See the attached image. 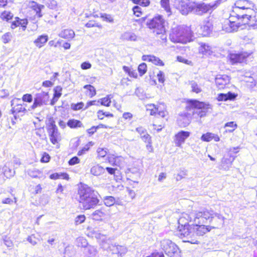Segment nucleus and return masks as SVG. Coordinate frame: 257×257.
<instances>
[{
    "label": "nucleus",
    "mask_w": 257,
    "mask_h": 257,
    "mask_svg": "<svg viewBox=\"0 0 257 257\" xmlns=\"http://www.w3.org/2000/svg\"><path fill=\"white\" fill-rule=\"evenodd\" d=\"M224 127H229L231 128V129H228L226 130V132L231 133L233 132L235 130V129L237 127V125L233 121H230L226 123L224 125Z\"/></svg>",
    "instance_id": "41"
},
{
    "label": "nucleus",
    "mask_w": 257,
    "mask_h": 257,
    "mask_svg": "<svg viewBox=\"0 0 257 257\" xmlns=\"http://www.w3.org/2000/svg\"><path fill=\"white\" fill-rule=\"evenodd\" d=\"M192 212L190 214L183 213L181 214V216L178 220L179 227H182L184 226H190L189 222L191 221L193 222V216L192 215Z\"/></svg>",
    "instance_id": "17"
},
{
    "label": "nucleus",
    "mask_w": 257,
    "mask_h": 257,
    "mask_svg": "<svg viewBox=\"0 0 257 257\" xmlns=\"http://www.w3.org/2000/svg\"><path fill=\"white\" fill-rule=\"evenodd\" d=\"M132 2L135 4H138L141 6L146 7L149 6L150 4L149 0H131Z\"/></svg>",
    "instance_id": "45"
},
{
    "label": "nucleus",
    "mask_w": 257,
    "mask_h": 257,
    "mask_svg": "<svg viewBox=\"0 0 257 257\" xmlns=\"http://www.w3.org/2000/svg\"><path fill=\"white\" fill-rule=\"evenodd\" d=\"M161 249L169 257H181V250L171 240L164 238L160 242Z\"/></svg>",
    "instance_id": "5"
},
{
    "label": "nucleus",
    "mask_w": 257,
    "mask_h": 257,
    "mask_svg": "<svg viewBox=\"0 0 257 257\" xmlns=\"http://www.w3.org/2000/svg\"><path fill=\"white\" fill-rule=\"evenodd\" d=\"M3 42L6 44L11 41V34L10 33L5 34L2 37Z\"/></svg>",
    "instance_id": "53"
},
{
    "label": "nucleus",
    "mask_w": 257,
    "mask_h": 257,
    "mask_svg": "<svg viewBox=\"0 0 257 257\" xmlns=\"http://www.w3.org/2000/svg\"><path fill=\"white\" fill-rule=\"evenodd\" d=\"M3 172L4 175L7 178H10L14 175L15 172L8 168L6 165L3 168Z\"/></svg>",
    "instance_id": "39"
},
{
    "label": "nucleus",
    "mask_w": 257,
    "mask_h": 257,
    "mask_svg": "<svg viewBox=\"0 0 257 257\" xmlns=\"http://www.w3.org/2000/svg\"><path fill=\"white\" fill-rule=\"evenodd\" d=\"M59 36L65 39L71 40L74 37L75 33L71 29H65L60 33Z\"/></svg>",
    "instance_id": "24"
},
{
    "label": "nucleus",
    "mask_w": 257,
    "mask_h": 257,
    "mask_svg": "<svg viewBox=\"0 0 257 257\" xmlns=\"http://www.w3.org/2000/svg\"><path fill=\"white\" fill-rule=\"evenodd\" d=\"M46 6L50 9L56 10L57 8V2L55 0H49Z\"/></svg>",
    "instance_id": "47"
},
{
    "label": "nucleus",
    "mask_w": 257,
    "mask_h": 257,
    "mask_svg": "<svg viewBox=\"0 0 257 257\" xmlns=\"http://www.w3.org/2000/svg\"><path fill=\"white\" fill-rule=\"evenodd\" d=\"M193 222L195 223L202 224L205 223L207 220L211 222L215 217L219 219V223L222 224L225 217L221 214L215 212L212 209H203L201 211L192 212Z\"/></svg>",
    "instance_id": "2"
},
{
    "label": "nucleus",
    "mask_w": 257,
    "mask_h": 257,
    "mask_svg": "<svg viewBox=\"0 0 257 257\" xmlns=\"http://www.w3.org/2000/svg\"><path fill=\"white\" fill-rule=\"evenodd\" d=\"M190 135V133L187 131H181L178 133L175 136L174 143L176 146L181 147L182 145L185 142L186 139Z\"/></svg>",
    "instance_id": "15"
},
{
    "label": "nucleus",
    "mask_w": 257,
    "mask_h": 257,
    "mask_svg": "<svg viewBox=\"0 0 257 257\" xmlns=\"http://www.w3.org/2000/svg\"><path fill=\"white\" fill-rule=\"evenodd\" d=\"M77 200L84 210L94 208L99 203L98 193L87 185H81L78 188Z\"/></svg>",
    "instance_id": "1"
},
{
    "label": "nucleus",
    "mask_w": 257,
    "mask_h": 257,
    "mask_svg": "<svg viewBox=\"0 0 257 257\" xmlns=\"http://www.w3.org/2000/svg\"><path fill=\"white\" fill-rule=\"evenodd\" d=\"M84 103L82 102H81L77 104H72V108L73 109L77 110L82 109Z\"/></svg>",
    "instance_id": "60"
},
{
    "label": "nucleus",
    "mask_w": 257,
    "mask_h": 257,
    "mask_svg": "<svg viewBox=\"0 0 257 257\" xmlns=\"http://www.w3.org/2000/svg\"><path fill=\"white\" fill-rule=\"evenodd\" d=\"M104 203L107 206H111L114 203L119 204V203L116 202L115 198L112 196H106L104 197Z\"/></svg>",
    "instance_id": "34"
},
{
    "label": "nucleus",
    "mask_w": 257,
    "mask_h": 257,
    "mask_svg": "<svg viewBox=\"0 0 257 257\" xmlns=\"http://www.w3.org/2000/svg\"><path fill=\"white\" fill-rule=\"evenodd\" d=\"M195 225L192 226V231L194 232V237L196 239V236H202L206 232L209 231L208 228L203 225H198V223H195Z\"/></svg>",
    "instance_id": "21"
},
{
    "label": "nucleus",
    "mask_w": 257,
    "mask_h": 257,
    "mask_svg": "<svg viewBox=\"0 0 257 257\" xmlns=\"http://www.w3.org/2000/svg\"><path fill=\"white\" fill-rule=\"evenodd\" d=\"M91 215L93 219L99 220L105 216V214L102 209H99L94 211Z\"/></svg>",
    "instance_id": "31"
},
{
    "label": "nucleus",
    "mask_w": 257,
    "mask_h": 257,
    "mask_svg": "<svg viewBox=\"0 0 257 257\" xmlns=\"http://www.w3.org/2000/svg\"><path fill=\"white\" fill-rule=\"evenodd\" d=\"M116 252L119 254L120 255L125 254L127 251L126 248L124 246L117 245V247H115Z\"/></svg>",
    "instance_id": "51"
},
{
    "label": "nucleus",
    "mask_w": 257,
    "mask_h": 257,
    "mask_svg": "<svg viewBox=\"0 0 257 257\" xmlns=\"http://www.w3.org/2000/svg\"><path fill=\"white\" fill-rule=\"evenodd\" d=\"M27 240L33 245H36L37 243L36 241V238L35 236L33 235L29 236L27 238Z\"/></svg>",
    "instance_id": "63"
},
{
    "label": "nucleus",
    "mask_w": 257,
    "mask_h": 257,
    "mask_svg": "<svg viewBox=\"0 0 257 257\" xmlns=\"http://www.w3.org/2000/svg\"><path fill=\"white\" fill-rule=\"evenodd\" d=\"M166 22L163 17L158 15L148 21L147 25L155 35L159 36L162 40H166Z\"/></svg>",
    "instance_id": "4"
},
{
    "label": "nucleus",
    "mask_w": 257,
    "mask_h": 257,
    "mask_svg": "<svg viewBox=\"0 0 257 257\" xmlns=\"http://www.w3.org/2000/svg\"><path fill=\"white\" fill-rule=\"evenodd\" d=\"M60 176H62L63 178H64V179H68V175L66 174H59L58 173H54V174H51L50 176V178L51 179L56 180V179H59Z\"/></svg>",
    "instance_id": "49"
},
{
    "label": "nucleus",
    "mask_w": 257,
    "mask_h": 257,
    "mask_svg": "<svg viewBox=\"0 0 257 257\" xmlns=\"http://www.w3.org/2000/svg\"><path fill=\"white\" fill-rule=\"evenodd\" d=\"M48 36L46 35L40 36L34 41V43L37 47L40 48L43 47L44 44L48 41Z\"/></svg>",
    "instance_id": "26"
},
{
    "label": "nucleus",
    "mask_w": 257,
    "mask_h": 257,
    "mask_svg": "<svg viewBox=\"0 0 257 257\" xmlns=\"http://www.w3.org/2000/svg\"><path fill=\"white\" fill-rule=\"evenodd\" d=\"M147 65L145 63H143L139 65L138 67V71L141 75H144L147 71Z\"/></svg>",
    "instance_id": "48"
},
{
    "label": "nucleus",
    "mask_w": 257,
    "mask_h": 257,
    "mask_svg": "<svg viewBox=\"0 0 257 257\" xmlns=\"http://www.w3.org/2000/svg\"><path fill=\"white\" fill-rule=\"evenodd\" d=\"M47 129L51 142L53 144L57 143L60 138V134L59 133L58 128L54 120H51L49 121Z\"/></svg>",
    "instance_id": "9"
},
{
    "label": "nucleus",
    "mask_w": 257,
    "mask_h": 257,
    "mask_svg": "<svg viewBox=\"0 0 257 257\" xmlns=\"http://www.w3.org/2000/svg\"><path fill=\"white\" fill-rule=\"evenodd\" d=\"M150 62H152L157 65L162 66L164 65L163 62L159 58L153 55H151V57H150Z\"/></svg>",
    "instance_id": "44"
},
{
    "label": "nucleus",
    "mask_w": 257,
    "mask_h": 257,
    "mask_svg": "<svg viewBox=\"0 0 257 257\" xmlns=\"http://www.w3.org/2000/svg\"><path fill=\"white\" fill-rule=\"evenodd\" d=\"M252 58V52H243L240 53H232L229 55V59L232 64L246 62L248 59Z\"/></svg>",
    "instance_id": "10"
},
{
    "label": "nucleus",
    "mask_w": 257,
    "mask_h": 257,
    "mask_svg": "<svg viewBox=\"0 0 257 257\" xmlns=\"http://www.w3.org/2000/svg\"><path fill=\"white\" fill-rule=\"evenodd\" d=\"M141 8L139 6H135L133 11L134 12V14L137 17H140L142 15Z\"/></svg>",
    "instance_id": "55"
},
{
    "label": "nucleus",
    "mask_w": 257,
    "mask_h": 257,
    "mask_svg": "<svg viewBox=\"0 0 257 257\" xmlns=\"http://www.w3.org/2000/svg\"><path fill=\"white\" fill-rule=\"evenodd\" d=\"M86 218L84 215H78L75 219V223L76 225H78L84 222Z\"/></svg>",
    "instance_id": "50"
},
{
    "label": "nucleus",
    "mask_w": 257,
    "mask_h": 257,
    "mask_svg": "<svg viewBox=\"0 0 257 257\" xmlns=\"http://www.w3.org/2000/svg\"><path fill=\"white\" fill-rule=\"evenodd\" d=\"M115 166H120L123 161V159L120 156H116Z\"/></svg>",
    "instance_id": "64"
},
{
    "label": "nucleus",
    "mask_w": 257,
    "mask_h": 257,
    "mask_svg": "<svg viewBox=\"0 0 257 257\" xmlns=\"http://www.w3.org/2000/svg\"><path fill=\"white\" fill-rule=\"evenodd\" d=\"M237 94L231 92L227 93H220L218 95L217 100L218 101L233 100L237 97Z\"/></svg>",
    "instance_id": "22"
},
{
    "label": "nucleus",
    "mask_w": 257,
    "mask_h": 257,
    "mask_svg": "<svg viewBox=\"0 0 257 257\" xmlns=\"http://www.w3.org/2000/svg\"><path fill=\"white\" fill-rule=\"evenodd\" d=\"M44 8V6L42 5H40L38 6V8L35 9L34 11L36 12V16L38 18H41L42 17L43 15L41 13V10Z\"/></svg>",
    "instance_id": "54"
},
{
    "label": "nucleus",
    "mask_w": 257,
    "mask_h": 257,
    "mask_svg": "<svg viewBox=\"0 0 257 257\" xmlns=\"http://www.w3.org/2000/svg\"><path fill=\"white\" fill-rule=\"evenodd\" d=\"M192 6H191L192 12L198 15H202L207 13L209 10L208 7L204 4L192 2Z\"/></svg>",
    "instance_id": "16"
},
{
    "label": "nucleus",
    "mask_w": 257,
    "mask_h": 257,
    "mask_svg": "<svg viewBox=\"0 0 257 257\" xmlns=\"http://www.w3.org/2000/svg\"><path fill=\"white\" fill-rule=\"evenodd\" d=\"M49 100L48 92L44 91L38 93L36 94L33 105L31 106V109L29 110L34 109L38 107H41L44 105H46Z\"/></svg>",
    "instance_id": "8"
},
{
    "label": "nucleus",
    "mask_w": 257,
    "mask_h": 257,
    "mask_svg": "<svg viewBox=\"0 0 257 257\" xmlns=\"http://www.w3.org/2000/svg\"><path fill=\"white\" fill-rule=\"evenodd\" d=\"M83 88L86 89V94L90 97H93L96 94L95 88L91 85H86Z\"/></svg>",
    "instance_id": "32"
},
{
    "label": "nucleus",
    "mask_w": 257,
    "mask_h": 257,
    "mask_svg": "<svg viewBox=\"0 0 257 257\" xmlns=\"http://www.w3.org/2000/svg\"><path fill=\"white\" fill-rule=\"evenodd\" d=\"M251 14H245L242 15V17L243 19H246L245 23L248 25L250 27L252 28L253 29H257V13H255L253 16H252Z\"/></svg>",
    "instance_id": "19"
},
{
    "label": "nucleus",
    "mask_w": 257,
    "mask_h": 257,
    "mask_svg": "<svg viewBox=\"0 0 257 257\" xmlns=\"http://www.w3.org/2000/svg\"><path fill=\"white\" fill-rule=\"evenodd\" d=\"M76 243L78 246L86 247L87 245V240L83 237H79L76 240Z\"/></svg>",
    "instance_id": "36"
},
{
    "label": "nucleus",
    "mask_w": 257,
    "mask_h": 257,
    "mask_svg": "<svg viewBox=\"0 0 257 257\" xmlns=\"http://www.w3.org/2000/svg\"><path fill=\"white\" fill-rule=\"evenodd\" d=\"M239 26V23L232 21L231 18H230L229 20L226 19L224 21L222 29L226 32L230 33L237 31Z\"/></svg>",
    "instance_id": "14"
},
{
    "label": "nucleus",
    "mask_w": 257,
    "mask_h": 257,
    "mask_svg": "<svg viewBox=\"0 0 257 257\" xmlns=\"http://www.w3.org/2000/svg\"><path fill=\"white\" fill-rule=\"evenodd\" d=\"M189 85L191 88V91L196 93H199L202 91L201 87L194 81L189 82Z\"/></svg>",
    "instance_id": "33"
},
{
    "label": "nucleus",
    "mask_w": 257,
    "mask_h": 257,
    "mask_svg": "<svg viewBox=\"0 0 257 257\" xmlns=\"http://www.w3.org/2000/svg\"><path fill=\"white\" fill-rule=\"evenodd\" d=\"M160 107V106L157 107L154 104H151L148 105V110H150V114L151 115H156L158 114V112Z\"/></svg>",
    "instance_id": "40"
},
{
    "label": "nucleus",
    "mask_w": 257,
    "mask_h": 257,
    "mask_svg": "<svg viewBox=\"0 0 257 257\" xmlns=\"http://www.w3.org/2000/svg\"><path fill=\"white\" fill-rule=\"evenodd\" d=\"M13 17V14L11 12L8 11L4 12L1 14V18H2V19H3V20H6L7 21L11 19Z\"/></svg>",
    "instance_id": "43"
},
{
    "label": "nucleus",
    "mask_w": 257,
    "mask_h": 257,
    "mask_svg": "<svg viewBox=\"0 0 257 257\" xmlns=\"http://www.w3.org/2000/svg\"><path fill=\"white\" fill-rule=\"evenodd\" d=\"M27 20H18L17 21H15L12 24V26H14L15 28L19 26V25H21L22 27L24 28V30L26 28V26L27 25ZM14 27H12V28Z\"/></svg>",
    "instance_id": "37"
},
{
    "label": "nucleus",
    "mask_w": 257,
    "mask_h": 257,
    "mask_svg": "<svg viewBox=\"0 0 257 257\" xmlns=\"http://www.w3.org/2000/svg\"><path fill=\"white\" fill-rule=\"evenodd\" d=\"M91 236L92 237H95L97 239L101 240L102 241L101 245L104 243H107L108 241H109V239H107L106 237L104 235L101 234L100 232H99L97 231L93 230L91 232Z\"/></svg>",
    "instance_id": "27"
},
{
    "label": "nucleus",
    "mask_w": 257,
    "mask_h": 257,
    "mask_svg": "<svg viewBox=\"0 0 257 257\" xmlns=\"http://www.w3.org/2000/svg\"><path fill=\"white\" fill-rule=\"evenodd\" d=\"M179 235L181 238H186L184 242H189L192 244H198L199 242L194 237V232L192 231V226H188L182 227H178Z\"/></svg>",
    "instance_id": "7"
},
{
    "label": "nucleus",
    "mask_w": 257,
    "mask_h": 257,
    "mask_svg": "<svg viewBox=\"0 0 257 257\" xmlns=\"http://www.w3.org/2000/svg\"><path fill=\"white\" fill-rule=\"evenodd\" d=\"M212 25L209 21H204L201 25V30L202 35L204 36L207 35L212 30Z\"/></svg>",
    "instance_id": "23"
},
{
    "label": "nucleus",
    "mask_w": 257,
    "mask_h": 257,
    "mask_svg": "<svg viewBox=\"0 0 257 257\" xmlns=\"http://www.w3.org/2000/svg\"><path fill=\"white\" fill-rule=\"evenodd\" d=\"M141 138L146 143H151L152 141L151 136L147 133L142 135Z\"/></svg>",
    "instance_id": "57"
},
{
    "label": "nucleus",
    "mask_w": 257,
    "mask_h": 257,
    "mask_svg": "<svg viewBox=\"0 0 257 257\" xmlns=\"http://www.w3.org/2000/svg\"><path fill=\"white\" fill-rule=\"evenodd\" d=\"M104 172V168L100 166L99 164H96L92 166L90 169V173L92 175L96 176H100L103 174Z\"/></svg>",
    "instance_id": "25"
},
{
    "label": "nucleus",
    "mask_w": 257,
    "mask_h": 257,
    "mask_svg": "<svg viewBox=\"0 0 257 257\" xmlns=\"http://www.w3.org/2000/svg\"><path fill=\"white\" fill-rule=\"evenodd\" d=\"M161 7L168 13L169 15L171 13L169 0H161L160 2Z\"/></svg>",
    "instance_id": "38"
},
{
    "label": "nucleus",
    "mask_w": 257,
    "mask_h": 257,
    "mask_svg": "<svg viewBox=\"0 0 257 257\" xmlns=\"http://www.w3.org/2000/svg\"><path fill=\"white\" fill-rule=\"evenodd\" d=\"M191 36V31L189 27L178 26L172 29L170 39L174 43L185 44L190 41Z\"/></svg>",
    "instance_id": "3"
},
{
    "label": "nucleus",
    "mask_w": 257,
    "mask_h": 257,
    "mask_svg": "<svg viewBox=\"0 0 257 257\" xmlns=\"http://www.w3.org/2000/svg\"><path fill=\"white\" fill-rule=\"evenodd\" d=\"M212 136H213V134L211 133H207L206 134H203L201 139L204 142H210L212 140Z\"/></svg>",
    "instance_id": "46"
},
{
    "label": "nucleus",
    "mask_w": 257,
    "mask_h": 257,
    "mask_svg": "<svg viewBox=\"0 0 257 257\" xmlns=\"http://www.w3.org/2000/svg\"><path fill=\"white\" fill-rule=\"evenodd\" d=\"M157 78L159 82L163 83L165 81V75L164 73L160 71L157 74Z\"/></svg>",
    "instance_id": "58"
},
{
    "label": "nucleus",
    "mask_w": 257,
    "mask_h": 257,
    "mask_svg": "<svg viewBox=\"0 0 257 257\" xmlns=\"http://www.w3.org/2000/svg\"><path fill=\"white\" fill-rule=\"evenodd\" d=\"M67 124L69 127L72 128L81 127L83 126V124L80 121L75 119H69L68 121Z\"/></svg>",
    "instance_id": "30"
},
{
    "label": "nucleus",
    "mask_w": 257,
    "mask_h": 257,
    "mask_svg": "<svg viewBox=\"0 0 257 257\" xmlns=\"http://www.w3.org/2000/svg\"><path fill=\"white\" fill-rule=\"evenodd\" d=\"M121 38L122 40L135 41L137 39V36L133 33L126 32L122 34Z\"/></svg>",
    "instance_id": "28"
},
{
    "label": "nucleus",
    "mask_w": 257,
    "mask_h": 257,
    "mask_svg": "<svg viewBox=\"0 0 257 257\" xmlns=\"http://www.w3.org/2000/svg\"><path fill=\"white\" fill-rule=\"evenodd\" d=\"M110 100L108 97H104L101 99V104L108 106L110 103Z\"/></svg>",
    "instance_id": "61"
},
{
    "label": "nucleus",
    "mask_w": 257,
    "mask_h": 257,
    "mask_svg": "<svg viewBox=\"0 0 257 257\" xmlns=\"http://www.w3.org/2000/svg\"><path fill=\"white\" fill-rule=\"evenodd\" d=\"M110 240L109 239V241H108L107 243H104L101 245V247L105 250H110L112 251V253L113 254H118L117 252H116L115 247H117V245L115 244H110Z\"/></svg>",
    "instance_id": "29"
},
{
    "label": "nucleus",
    "mask_w": 257,
    "mask_h": 257,
    "mask_svg": "<svg viewBox=\"0 0 257 257\" xmlns=\"http://www.w3.org/2000/svg\"><path fill=\"white\" fill-rule=\"evenodd\" d=\"M235 5L237 8L241 10H246L248 11L247 14L254 13L253 8L254 4L248 0H238Z\"/></svg>",
    "instance_id": "13"
},
{
    "label": "nucleus",
    "mask_w": 257,
    "mask_h": 257,
    "mask_svg": "<svg viewBox=\"0 0 257 257\" xmlns=\"http://www.w3.org/2000/svg\"><path fill=\"white\" fill-rule=\"evenodd\" d=\"M86 250L85 252L87 253L88 257H93L97 253L96 247L94 246L89 245Z\"/></svg>",
    "instance_id": "35"
},
{
    "label": "nucleus",
    "mask_w": 257,
    "mask_h": 257,
    "mask_svg": "<svg viewBox=\"0 0 257 257\" xmlns=\"http://www.w3.org/2000/svg\"><path fill=\"white\" fill-rule=\"evenodd\" d=\"M188 104L191 107L195 109L193 112L197 113L200 117L205 116L208 110L211 108L209 104H206L196 100H190L188 101Z\"/></svg>",
    "instance_id": "6"
},
{
    "label": "nucleus",
    "mask_w": 257,
    "mask_h": 257,
    "mask_svg": "<svg viewBox=\"0 0 257 257\" xmlns=\"http://www.w3.org/2000/svg\"><path fill=\"white\" fill-rule=\"evenodd\" d=\"M182 120H183V125L184 126H186V125L189 124L190 123L189 117L186 114H184V115L181 114L180 115V117L178 118V121Z\"/></svg>",
    "instance_id": "42"
},
{
    "label": "nucleus",
    "mask_w": 257,
    "mask_h": 257,
    "mask_svg": "<svg viewBox=\"0 0 257 257\" xmlns=\"http://www.w3.org/2000/svg\"><path fill=\"white\" fill-rule=\"evenodd\" d=\"M11 103L12 107L11 111L13 114L19 113L24 114L27 112L26 109L27 105L24 102L22 103L20 99L15 98L12 100Z\"/></svg>",
    "instance_id": "11"
},
{
    "label": "nucleus",
    "mask_w": 257,
    "mask_h": 257,
    "mask_svg": "<svg viewBox=\"0 0 257 257\" xmlns=\"http://www.w3.org/2000/svg\"><path fill=\"white\" fill-rule=\"evenodd\" d=\"M80 160L78 157H74L69 160V164L70 165H74L78 164Z\"/></svg>",
    "instance_id": "62"
},
{
    "label": "nucleus",
    "mask_w": 257,
    "mask_h": 257,
    "mask_svg": "<svg viewBox=\"0 0 257 257\" xmlns=\"http://www.w3.org/2000/svg\"><path fill=\"white\" fill-rule=\"evenodd\" d=\"M97 152L98 153V156L102 158L105 157L107 154L106 149L99 148L97 149Z\"/></svg>",
    "instance_id": "56"
},
{
    "label": "nucleus",
    "mask_w": 257,
    "mask_h": 257,
    "mask_svg": "<svg viewBox=\"0 0 257 257\" xmlns=\"http://www.w3.org/2000/svg\"><path fill=\"white\" fill-rule=\"evenodd\" d=\"M192 2L185 3L183 0H175L173 5L182 15H186L192 12Z\"/></svg>",
    "instance_id": "12"
},
{
    "label": "nucleus",
    "mask_w": 257,
    "mask_h": 257,
    "mask_svg": "<svg viewBox=\"0 0 257 257\" xmlns=\"http://www.w3.org/2000/svg\"><path fill=\"white\" fill-rule=\"evenodd\" d=\"M230 82V78L227 75H218L215 78V83L219 89H223Z\"/></svg>",
    "instance_id": "18"
},
{
    "label": "nucleus",
    "mask_w": 257,
    "mask_h": 257,
    "mask_svg": "<svg viewBox=\"0 0 257 257\" xmlns=\"http://www.w3.org/2000/svg\"><path fill=\"white\" fill-rule=\"evenodd\" d=\"M198 51L199 54L203 55L209 56L213 53V47L208 43L200 42Z\"/></svg>",
    "instance_id": "20"
},
{
    "label": "nucleus",
    "mask_w": 257,
    "mask_h": 257,
    "mask_svg": "<svg viewBox=\"0 0 257 257\" xmlns=\"http://www.w3.org/2000/svg\"><path fill=\"white\" fill-rule=\"evenodd\" d=\"M62 88L60 86H57L54 88V96L60 97L62 95Z\"/></svg>",
    "instance_id": "52"
},
{
    "label": "nucleus",
    "mask_w": 257,
    "mask_h": 257,
    "mask_svg": "<svg viewBox=\"0 0 257 257\" xmlns=\"http://www.w3.org/2000/svg\"><path fill=\"white\" fill-rule=\"evenodd\" d=\"M23 100L22 101H26L28 102H31L32 101V96L31 94H24L22 97Z\"/></svg>",
    "instance_id": "59"
}]
</instances>
